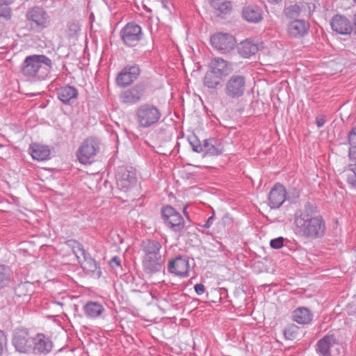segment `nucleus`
Listing matches in <instances>:
<instances>
[{
	"label": "nucleus",
	"mask_w": 356,
	"mask_h": 356,
	"mask_svg": "<svg viewBox=\"0 0 356 356\" xmlns=\"http://www.w3.org/2000/svg\"><path fill=\"white\" fill-rule=\"evenodd\" d=\"M53 67L51 60L44 54L27 56L21 65L20 72L24 76L33 81L46 79Z\"/></svg>",
	"instance_id": "obj_2"
},
{
	"label": "nucleus",
	"mask_w": 356,
	"mask_h": 356,
	"mask_svg": "<svg viewBox=\"0 0 356 356\" xmlns=\"http://www.w3.org/2000/svg\"><path fill=\"white\" fill-rule=\"evenodd\" d=\"M232 223V219L227 215H225L218 224V227L220 229H225L227 225Z\"/></svg>",
	"instance_id": "obj_44"
},
{
	"label": "nucleus",
	"mask_w": 356,
	"mask_h": 356,
	"mask_svg": "<svg viewBox=\"0 0 356 356\" xmlns=\"http://www.w3.org/2000/svg\"><path fill=\"white\" fill-rule=\"evenodd\" d=\"M82 257L83 259L79 261V263L83 270L94 273L99 268L97 261L88 253L86 252Z\"/></svg>",
	"instance_id": "obj_33"
},
{
	"label": "nucleus",
	"mask_w": 356,
	"mask_h": 356,
	"mask_svg": "<svg viewBox=\"0 0 356 356\" xmlns=\"http://www.w3.org/2000/svg\"><path fill=\"white\" fill-rule=\"evenodd\" d=\"M291 317L294 322L305 325L312 323L314 315L309 308L298 307L292 312Z\"/></svg>",
	"instance_id": "obj_24"
},
{
	"label": "nucleus",
	"mask_w": 356,
	"mask_h": 356,
	"mask_svg": "<svg viewBox=\"0 0 356 356\" xmlns=\"http://www.w3.org/2000/svg\"><path fill=\"white\" fill-rule=\"evenodd\" d=\"M161 117V109L153 104H142L135 111V120L138 127L141 129H147L156 125Z\"/></svg>",
	"instance_id": "obj_3"
},
{
	"label": "nucleus",
	"mask_w": 356,
	"mask_h": 356,
	"mask_svg": "<svg viewBox=\"0 0 356 356\" xmlns=\"http://www.w3.org/2000/svg\"><path fill=\"white\" fill-rule=\"evenodd\" d=\"M190 264L186 255H179L168 262V271L180 277L189 275Z\"/></svg>",
	"instance_id": "obj_12"
},
{
	"label": "nucleus",
	"mask_w": 356,
	"mask_h": 356,
	"mask_svg": "<svg viewBox=\"0 0 356 356\" xmlns=\"http://www.w3.org/2000/svg\"><path fill=\"white\" fill-rule=\"evenodd\" d=\"M298 327L294 324L289 325L284 330V334L286 339L293 340L298 334Z\"/></svg>",
	"instance_id": "obj_40"
},
{
	"label": "nucleus",
	"mask_w": 356,
	"mask_h": 356,
	"mask_svg": "<svg viewBox=\"0 0 356 356\" xmlns=\"http://www.w3.org/2000/svg\"><path fill=\"white\" fill-rule=\"evenodd\" d=\"M353 31H354V32L356 35V13L354 15V17H353Z\"/></svg>",
	"instance_id": "obj_52"
},
{
	"label": "nucleus",
	"mask_w": 356,
	"mask_h": 356,
	"mask_svg": "<svg viewBox=\"0 0 356 356\" xmlns=\"http://www.w3.org/2000/svg\"><path fill=\"white\" fill-rule=\"evenodd\" d=\"M120 35L126 46L135 47L142 40L143 33L141 26L131 22L120 30Z\"/></svg>",
	"instance_id": "obj_6"
},
{
	"label": "nucleus",
	"mask_w": 356,
	"mask_h": 356,
	"mask_svg": "<svg viewBox=\"0 0 356 356\" xmlns=\"http://www.w3.org/2000/svg\"><path fill=\"white\" fill-rule=\"evenodd\" d=\"M6 337L4 334V332L0 330V356H1L3 349L6 345Z\"/></svg>",
	"instance_id": "obj_45"
},
{
	"label": "nucleus",
	"mask_w": 356,
	"mask_h": 356,
	"mask_svg": "<svg viewBox=\"0 0 356 356\" xmlns=\"http://www.w3.org/2000/svg\"><path fill=\"white\" fill-rule=\"evenodd\" d=\"M54 304H57V305H60V306H63L64 305L63 302H59V301H54Z\"/></svg>",
	"instance_id": "obj_55"
},
{
	"label": "nucleus",
	"mask_w": 356,
	"mask_h": 356,
	"mask_svg": "<svg viewBox=\"0 0 356 356\" xmlns=\"http://www.w3.org/2000/svg\"><path fill=\"white\" fill-rule=\"evenodd\" d=\"M284 238L282 236L272 239L270 242V245L273 249H279L284 245Z\"/></svg>",
	"instance_id": "obj_43"
},
{
	"label": "nucleus",
	"mask_w": 356,
	"mask_h": 356,
	"mask_svg": "<svg viewBox=\"0 0 356 356\" xmlns=\"http://www.w3.org/2000/svg\"><path fill=\"white\" fill-rule=\"evenodd\" d=\"M259 49L258 44L254 43L250 40H245L241 42L238 52L243 58H250L252 55L255 54Z\"/></svg>",
	"instance_id": "obj_32"
},
{
	"label": "nucleus",
	"mask_w": 356,
	"mask_h": 356,
	"mask_svg": "<svg viewBox=\"0 0 356 356\" xmlns=\"http://www.w3.org/2000/svg\"><path fill=\"white\" fill-rule=\"evenodd\" d=\"M53 343L49 337L43 334H38L33 338L32 350L35 354L47 355L51 352Z\"/></svg>",
	"instance_id": "obj_18"
},
{
	"label": "nucleus",
	"mask_w": 356,
	"mask_h": 356,
	"mask_svg": "<svg viewBox=\"0 0 356 356\" xmlns=\"http://www.w3.org/2000/svg\"><path fill=\"white\" fill-rule=\"evenodd\" d=\"M118 169L116 183L121 191H127L136 186L137 178L136 171L133 168L120 166Z\"/></svg>",
	"instance_id": "obj_9"
},
{
	"label": "nucleus",
	"mask_w": 356,
	"mask_h": 356,
	"mask_svg": "<svg viewBox=\"0 0 356 356\" xmlns=\"http://www.w3.org/2000/svg\"><path fill=\"white\" fill-rule=\"evenodd\" d=\"M194 289L197 295L203 294L206 290L204 285L202 284H196L194 286Z\"/></svg>",
	"instance_id": "obj_48"
},
{
	"label": "nucleus",
	"mask_w": 356,
	"mask_h": 356,
	"mask_svg": "<svg viewBox=\"0 0 356 356\" xmlns=\"http://www.w3.org/2000/svg\"><path fill=\"white\" fill-rule=\"evenodd\" d=\"M309 30V24L304 19H295L287 26V33L291 38H300Z\"/></svg>",
	"instance_id": "obj_19"
},
{
	"label": "nucleus",
	"mask_w": 356,
	"mask_h": 356,
	"mask_svg": "<svg viewBox=\"0 0 356 356\" xmlns=\"http://www.w3.org/2000/svg\"><path fill=\"white\" fill-rule=\"evenodd\" d=\"M161 243L154 239H145L141 242L140 250L144 257L161 256Z\"/></svg>",
	"instance_id": "obj_26"
},
{
	"label": "nucleus",
	"mask_w": 356,
	"mask_h": 356,
	"mask_svg": "<svg viewBox=\"0 0 356 356\" xmlns=\"http://www.w3.org/2000/svg\"><path fill=\"white\" fill-rule=\"evenodd\" d=\"M186 209H187V207H185L184 208V209H183V211H184V213L185 216H186L187 219H188V220H189V217H188V213H186Z\"/></svg>",
	"instance_id": "obj_54"
},
{
	"label": "nucleus",
	"mask_w": 356,
	"mask_h": 356,
	"mask_svg": "<svg viewBox=\"0 0 356 356\" xmlns=\"http://www.w3.org/2000/svg\"><path fill=\"white\" fill-rule=\"evenodd\" d=\"M349 163L346 171V181L348 184L353 188L356 189V165Z\"/></svg>",
	"instance_id": "obj_36"
},
{
	"label": "nucleus",
	"mask_w": 356,
	"mask_h": 356,
	"mask_svg": "<svg viewBox=\"0 0 356 356\" xmlns=\"http://www.w3.org/2000/svg\"><path fill=\"white\" fill-rule=\"evenodd\" d=\"M331 29L340 35H350L353 31V25L350 21L344 15H335L330 20Z\"/></svg>",
	"instance_id": "obj_16"
},
{
	"label": "nucleus",
	"mask_w": 356,
	"mask_h": 356,
	"mask_svg": "<svg viewBox=\"0 0 356 356\" xmlns=\"http://www.w3.org/2000/svg\"><path fill=\"white\" fill-rule=\"evenodd\" d=\"M33 338L26 330H17L14 333L13 343L17 351L27 353L32 350Z\"/></svg>",
	"instance_id": "obj_14"
},
{
	"label": "nucleus",
	"mask_w": 356,
	"mask_h": 356,
	"mask_svg": "<svg viewBox=\"0 0 356 356\" xmlns=\"http://www.w3.org/2000/svg\"><path fill=\"white\" fill-rule=\"evenodd\" d=\"M335 345L338 343L334 335H325L317 342L316 352L321 356H331L330 350Z\"/></svg>",
	"instance_id": "obj_25"
},
{
	"label": "nucleus",
	"mask_w": 356,
	"mask_h": 356,
	"mask_svg": "<svg viewBox=\"0 0 356 356\" xmlns=\"http://www.w3.org/2000/svg\"><path fill=\"white\" fill-rule=\"evenodd\" d=\"M246 90V78L241 74H233L227 81L225 93L231 99L242 97Z\"/></svg>",
	"instance_id": "obj_5"
},
{
	"label": "nucleus",
	"mask_w": 356,
	"mask_h": 356,
	"mask_svg": "<svg viewBox=\"0 0 356 356\" xmlns=\"http://www.w3.org/2000/svg\"><path fill=\"white\" fill-rule=\"evenodd\" d=\"M163 256L143 257L142 264L147 274L153 275L164 270Z\"/></svg>",
	"instance_id": "obj_17"
},
{
	"label": "nucleus",
	"mask_w": 356,
	"mask_h": 356,
	"mask_svg": "<svg viewBox=\"0 0 356 356\" xmlns=\"http://www.w3.org/2000/svg\"><path fill=\"white\" fill-rule=\"evenodd\" d=\"M99 152V143L92 138L86 139L81 145L78 152V159L81 163H90Z\"/></svg>",
	"instance_id": "obj_10"
},
{
	"label": "nucleus",
	"mask_w": 356,
	"mask_h": 356,
	"mask_svg": "<svg viewBox=\"0 0 356 356\" xmlns=\"http://www.w3.org/2000/svg\"><path fill=\"white\" fill-rule=\"evenodd\" d=\"M80 31V24L76 20L70 21L67 24V31L68 35L70 37H73L77 34V33Z\"/></svg>",
	"instance_id": "obj_39"
},
{
	"label": "nucleus",
	"mask_w": 356,
	"mask_h": 356,
	"mask_svg": "<svg viewBox=\"0 0 356 356\" xmlns=\"http://www.w3.org/2000/svg\"><path fill=\"white\" fill-rule=\"evenodd\" d=\"M213 220H214V213H213L212 216H211L207 220V221L205 222V223L204 225H202V227L204 228H206V229H208L209 228L211 225L213 224Z\"/></svg>",
	"instance_id": "obj_50"
},
{
	"label": "nucleus",
	"mask_w": 356,
	"mask_h": 356,
	"mask_svg": "<svg viewBox=\"0 0 356 356\" xmlns=\"http://www.w3.org/2000/svg\"><path fill=\"white\" fill-rule=\"evenodd\" d=\"M83 311L88 318H95L104 312V307L99 302L90 301L84 305Z\"/></svg>",
	"instance_id": "obj_31"
},
{
	"label": "nucleus",
	"mask_w": 356,
	"mask_h": 356,
	"mask_svg": "<svg viewBox=\"0 0 356 356\" xmlns=\"http://www.w3.org/2000/svg\"><path fill=\"white\" fill-rule=\"evenodd\" d=\"M325 123L324 116L318 115L316 118V124L318 128L322 127Z\"/></svg>",
	"instance_id": "obj_49"
},
{
	"label": "nucleus",
	"mask_w": 356,
	"mask_h": 356,
	"mask_svg": "<svg viewBox=\"0 0 356 356\" xmlns=\"http://www.w3.org/2000/svg\"><path fill=\"white\" fill-rule=\"evenodd\" d=\"M145 92V87L142 84H136L132 88L122 91L119 97L122 103L133 105L141 101Z\"/></svg>",
	"instance_id": "obj_15"
},
{
	"label": "nucleus",
	"mask_w": 356,
	"mask_h": 356,
	"mask_svg": "<svg viewBox=\"0 0 356 356\" xmlns=\"http://www.w3.org/2000/svg\"><path fill=\"white\" fill-rule=\"evenodd\" d=\"M209 67L212 72H214L222 78L229 75L232 70V64L220 57L213 58L210 61Z\"/></svg>",
	"instance_id": "obj_22"
},
{
	"label": "nucleus",
	"mask_w": 356,
	"mask_h": 356,
	"mask_svg": "<svg viewBox=\"0 0 356 356\" xmlns=\"http://www.w3.org/2000/svg\"><path fill=\"white\" fill-rule=\"evenodd\" d=\"M29 286H31L29 282L20 283L15 288V293L19 297L27 296L30 293Z\"/></svg>",
	"instance_id": "obj_38"
},
{
	"label": "nucleus",
	"mask_w": 356,
	"mask_h": 356,
	"mask_svg": "<svg viewBox=\"0 0 356 356\" xmlns=\"http://www.w3.org/2000/svg\"><path fill=\"white\" fill-rule=\"evenodd\" d=\"M66 245L70 248L78 259H80V256H83L86 252L85 251L83 246L77 241L70 239L65 242Z\"/></svg>",
	"instance_id": "obj_34"
},
{
	"label": "nucleus",
	"mask_w": 356,
	"mask_h": 356,
	"mask_svg": "<svg viewBox=\"0 0 356 356\" xmlns=\"http://www.w3.org/2000/svg\"><path fill=\"white\" fill-rule=\"evenodd\" d=\"M140 73V70L138 65H126L118 73L115 79L116 83L120 87L125 88L136 80Z\"/></svg>",
	"instance_id": "obj_11"
},
{
	"label": "nucleus",
	"mask_w": 356,
	"mask_h": 356,
	"mask_svg": "<svg viewBox=\"0 0 356 356\" xmlns=\"http://www.w3.org/2000/svg\"><path fill=\"white\" fill-rule=\"evenodd\" d=\"M10 270L8 266L0 265V289H2L10 283Z\"/></svg>",
	"instance_id": "obj_35"
},
{
	"label": "nucleus",
	"mask_w": 356,
	"mask_h": 356,
	"mask_svg": "<svg viewBox=\"0 0 356 356\" xmlns=\"http://www.w3.org/2000/svg\"><path fill=\"white\" fill-rule=\"evenodd\" d=\"M269 205L271 209H278L286 200V190L283 185L276 184L270 190L268 195Z\"/></svg>",
	"instance_id": "obj_20"
},
{
	"label": "nucleus",
	"mask_w": 356,
	"mask_h": 356,
	"mask_svg": "<svg viewBox=\"0 0 356 356\" xmlns=\"http://www.w3.org/2000/svg\"><path fill=\"white\" fill-rule=\"evenodd\" d=\"M262 10L257 6L250 5L243 8V18L250 23H258L263 19Z\"/></svg>",
	"instance_id": "obj_27"
},
{
	"label": "nucleus",
	"mask_w": 356,
	"mask_h": 356,
	"mask_svg": "<svg viewBox=\"0 0 356 356\" xmlns=\"http://www.w3.org/2000/svg\"><path fill=\"white\" fill-rule=\"evenodd\" d=\"M281 0H268V1L270 3H277L280 2Z\"/></svg>",
	"instance_id": "obj_53"
},
{
	"label": "nucleus",
	"mask_w": 356,
	"mask_h": 356,
	"mask_svg": "<svg viewBox=\"0 0 356 356\" xmlns=\"http://www.w3.org/2000/svg\"><path fill=\"white\" fill-rule=\"evenodd\" d=\"M12 10L8 6H0V20L7 21L11 18Z\"/></svg>",
	"instance_id": "obj_41"
},
{
	"label": "nucleus",
	"mask_w": 356,
	"mask_h": 356,
	"mask_svg": "<svg viewBox=\"0 0 356 356\" xmlns=\"http://www.w3.org/2000/svg\"><path fill=\"white\" fill-rule=\"evenodd\" d=\"M348 143L350 145L349 148L356 149V126L354 127L348 133Z\"/></svg>",
	"instance_id": "obj_42"
},
{
	"label": "nucleus",
	"mask_w": 356,
	"mask_h": 356,
	"mask_svg": "<svg viewBox=\"0 0 356 356\" xmlns=\"http://www.w3.org/2000/svg\"><path fill=\"white\" fill-rule=\"evenodd\" d=\"M355 3H356V0H353Z\"/></svg>",
	"instance_id": "obj_56"
},
{
	"label": "nucleus",
	"mask_w": 356,
	"mask_h": 356,
	"mask_svg": "<svg viewBox=\"0 0 356 356\" xmlns=\"http://www.w3.org/2000/svg\"><path fill=\"white\" fill-rule=\"evenodd\" d=\"M348 157L350 162L353 163V166L356 165V149L349 148L348 149Z\"/></svg>",
	"instance_id": "obj_46"
},
{
	"label": "nucleus",
	"mask_w": 356,
	"mask_h": 356,
	"mask_svg": "<svg viewBox=\"0 0 356 356\" xmlns=\"http://www.w3.org/2000/svg\"><path fill=\"white\" fill-rule=\"evenodd\" d=\"M210 3L218 16L223 17L224 15H229L232 12V4L228 0H211Z\"/></svg>",
	"instance_id": "obj_29"
},
{
	"label": "nucleus",
	"mask_w": 356,
	"mask_h": 356,
	"mask_svg": "<svg viewBox=\"0 0 356 356\" xmlns=\"http://www.w3.org/2000/svg\"><path fill=\"white\" fill-rule=\"evenodd\" d=\"M77 89L72 86L65 85L56 89L58 99L65 104H71L78 97Z\"/></svg>",
	"instance_id": "obj_21"
},
{
	"label": "nucleus",
	"mask_w": 356,
	"mask_h": 356,
	"mask_svg": "<svg viewBox=\"0 0 356 356\" xmlns=\"http://www.w3.org/2000/svg\"><path fill=\"white\" fill-rule=\"evenodd\" d=\"M315 8V4L312 3L299 2L285 6L283 13L287 19L295 20L298 17H309Z\"/></svg>",
	"instance_id": "obj_7"
},
{
	"label": "nucleus",
	"mask_w": 356,
	"mask_h": 356,
	"mask_svg": "<svg viewBox=\"0 0 356 356\" xmlns=\"http://www.w3.org/2000/svg\"><path fill=\"white\" fill-rule=\"evenodd\" d=\"M30 154L34 160L44 161L49 158L51 150L47 145L33 143L29 147Z\"/></svg>",
	"instance_id": "obj_28"
},
{
	"label": "nucleus",
	"mask_w": 356,
	"mask_h": 356,
	"mask_svg": "<svg viewBox=\"0 0 356 356\" xmlns=\"http://www.w3.org/2000/svg\"><path fill=\"white\" fill-rule=\"evenodd\" d=\"M203 152L207 156H218L223 153L222 140L210 138L203 140Z\"/></svg>",
	"instance_id": "obj_23"
},
{
	"label": "nucleus",
	"mask_w": 356,
	"mask_h": 356,
	"mask_svg": "<svg viewBox=\"0 0 356 356\" xmlns=\"http://www.w3.org/2000/svg\"><path fill=\"white\" fill-rule=\"evenodd\" d=\"M161 214L165 227L179 235L189 227L181 214L170 205L163 207Z\"/></svg>",
	"instance_id": "obj_4"
},
{
	"label": "nucleus",
	"mask_w": 356,
	"mask_h": 356,
	"mask_svg": "<svg viewBox=\"0 0 356 356\" xmlns=\"http://www.w3.org/2000/svg\"><path fill=\"white\" fill-rule=\"evenodd\" d=\"M15 0H0V6H8L12 4Z\"/></svg>",
	"instance_id": "obj_51"
},
{
	"label": "nucleus",
	"mask_w": 356,
	"mask_h": 356,
	"mask_svg": "<svg viewBox=\"0 0 356 356\" xmlns=\"http://www.w3.org/2000/svg\"><path fill=\"white\" fill-rule=\"evenodd\" d=\"M26 17L32 29L42 30L46 28L49 22V15L40 6L30 8L26 12Z\"/></svg>",
	"instance_id": "obj_8"
},
{
	"label": "nucleus",
	"mask_w": 356,
	"mask_h": 356,
	"mask_svg": "<svg viewBox=\"0 0 356 356\" xmlns=\"http://www.w3.org/2000/svg\"><path fill=\"white\" fill-rule=\"evenodd\" d=\"M296 232L308 239L322 238L326 231L324 218L315 211L314 207L307 203L304 210L298 211L294 216Z\"/></svg>",
	"instance_id": "obj_1"
},
{
	"label": "nucleus",
	"mask_w": 356,
	"mask_h": 356,
	"mask_svg": "<svg viewBox=\"0 0 356 356\" xmlns=\"http://www.w3.org/2000/svg\"><path fill=\"white\" fill-rule=\"evenodd\" d=\"M109 264L111 267H112L113 268L120 267L121 260L119 257L115 256L111 259V261H109Z\"/></svg>",
	"instance_id": "obj_47"
},
{
	"label": "nucleus",
	"mask_w": 356,
	"mask_h": 356,
	"mask_svg": "<svg viewBox=\"0 0 356 356\" xmlns=\"http://www.w3.org/2000/svg\"><path fill=\"white\" fill-rule=\"evenodd\" d=\"M211 43L213 48L221 53L232 50L236 44L235 38L229 33H217L211 36Z\"/></svg>",
	"instance_id": "obj_13"
},
{
	"label": "nucleus",
	"mask_w": 356,
	"mask_h": 356,
	"mask_svg": "<svg viewBox=\"0 0 356 356\" xmlns=\"http://www.w3.org/2000/svg\"><path fill=\"white\" fill-rule=\"evenodd\" d=\"M222 81V77L209 69L204 75L203 83L209 89H216L221 86Z\"/></svg>",
	"instance_id": "obj_30"
},
{
	"label": "nucleus",
	"mask_w": 356,
	"mask_h": 356,
	"mask_svg": "<svg viewBox=\"0 0 356 356\" xmlns=\"http://www.w3.org/2000/svg\"><path fill=\"white\" fill-rule=\"evenodd\" d=\"M188 142L193 152L197 153L203 152V144L201 143L195 135L188 137Z\"/></svg>",
	"instance_id": "obj_37"
}]
</instances>
